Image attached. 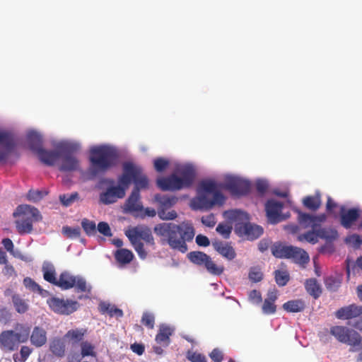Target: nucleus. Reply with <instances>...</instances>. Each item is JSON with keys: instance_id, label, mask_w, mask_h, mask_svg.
Returning <instances> with one entry per match:
<instances>
[{"instance_id": "1", "label": "nucleus", "mask_w": 362, "mask_h": 362, "mask_svg": "<svg viewBox=\"0 0 362 362\" xmlns=\"http://www.w3.org/2000/svg\"><path fill=\"white\" fill-rule=\"evenodd\" d=\"M154 233L160 238L163 245L168 244L173 250L182 253L187 251V242H190L194 236V228L189 222L180 224L173 223H160L153 228Z\"/></svg>"}, {"instance_id": "2", "label": "nucleus", "mask_w": 362, "mask_h": 362, "mask_svg": "<svg viewBox=\"0 0 362 362\" xmlns=\"http://www.w3.org/2000/svg\"><path fill=\"white\" fill-rule=\"evenodd\" d=\"M195 178L196 171L192 165H180L171 175L157 179L156 184L163 191H178L190 188Z\"/></svg>"}, {"instance_id": "3", "label": "nucleus", "mask_w": 362, "mask_h": 362, "mask_svg": "<svg viewBox=\"0 0 362 362\" xmlns=\"http://www.w3.org/2000/svg\"><path fill=\"white\" fill-rule=\"evenodd\" d=\"M89 159V172L92 176L95 177L114 167L117 164L118 154L113 147L101 145L90 149Z\"/></svg>"}, {"instance_id": "4", "label": "nucleus", "mask_w": 362, "mask_h": 362, "mask_svg": "<svg viewBox=\"0 0 362 362\" xmlns=\"http://www.w3.org/2000/svg\"><path fill=\"white\" fill-rule=\"evenodd\" d=\"M219 186L211 180H203L199 184V189L204 193L194 199L196 208L202 210L211 209L214 206H221L225 202V197L219 191Z\"/></svg>"}, {"instance_id": "5", "label": "nucleus", "mask_w": 362, "mask_h": 362, "mask_svg": "<svg viewBox=\"0 0 362 362\" xmlns=\"http://www.w3.org/2000/svg\"><path fill=\"white\" fill-rule=\"evenodd\" d=\"M124 233L141 259H145L148 256L144 243L147 247L155 248L156 243L151 230L146 226L139 225L130 228L125 230Z\"/></svg>"}, {"instance_id": "6", "label": "nucleus", "mask_w": 362, "mask_h": 362, "mask_svg": "<svg viewBox=\"0 0 362 362\" xmlns=\"http://www.w3.org/2000/svg\"><path fill=\"white\" fill-rule=\"evenodd\" d=\"M224 216L235 222V230L240 235L246 236L247 239L253 240L258 238L263 233V228L257 225L249 222V216L240 210H229L224 212Z\"/></svg>"}, {"instance_id": "7", "label": "nucleus", "mask_w": 362, "mask_h": 362, "mask_svg": "<svg viewBox=\"0 0 362 362\" xmlns=\"http://www.w3.org/2000/svg\"><path fill=\"white\" fill-rule=\"evenodd\" d=\"M13 215L16 218L15 223L20 234L30 233L33 223L40 221L42 218L37 208L28 204L19 205Z\"/></svg>"}, {"instance_id": "8", "label": "nucleus", "mask_w": 362, "mask_h": 362, "mask_svg": "<svg viewBox=\"0 0 362 362\" xmlns=\"http://www.w3.org/2000/svg\"><path fill=\"white\" fill-rule=\"evenodd\" d=\"M122 174L120 175V182L124 184L129 188L132 182L135 185L133 189L140 190L148 187V179L143 173L141 167L134 164L132 162L127 161L122 164Z\"/></svg>"}, {"instance_id": "9", "label": "nucleus", "mask_w": 362, "mask_h": 362, "mask_svg": "<svg viewBox=\"0 0 362 362\" xmlns=\"http://www.w3.org/2000/svg\"><path fill=\"white\" fill-rule=\"evenodd\" d=\"M272 255L277 258L291 259L292 261L303 267L309 262L310 257L303 249L292 246L275 243L271 247Z\"/></svg>"}, {"instance_id": "10", "label": "nucleus", "mask_w": 362, "mask_h": 362, "mask_svg": "<svg viewBox=\"0 0 362 362\" xmlns=\"http://www.w3.org/2000/svg\"><path fill=\"white\" fill-rule=\"evenodd\" d=\"M330 334L339 342L349 345L351 351H356L362 346V337L354 329L336 325L330 328Z\"/></svg>"}, {"instance_id": "11", "label": "nucleus", "mask_w": 362, "mask_h": 362, "mask_svg": "<svg viewBox=\"0 0 362 362\" xmlns=\"http://www.w3.org/2000/svg\"><path fill=\"white\" fill-rule=\"evenodd\" d=\"M56 286L63 290L74 288L76 292L87 294H90L92 290V286L83 277L72 275L66 271L61 273Z\"/></svg>"}, {"instance_id": "12", "label": "nucleus", "mask_w": 362, "mask_h": 362, "mask_svg": "<svg viewBox=\"0 0 362 362\" xmlns=\"http://www.w3.org/2000/svg\"><path fill=\"white\" fill-rule=\"evenodd\" d=\"M29 335V328L22 333L15 332L13 330L4 331L0 334V348L4 351H15L21 343L28 341Z\"/></svg>"}, {"instance_id": "13", "label": "nucleus", "mask_w": 362, "mask_h": 362, "mask_svg": "<svg viewBox=\"0 0 362 362\" xmlns=\"http://www.w3.org/2000/svg\"><path fill=\"white\" fill-rule=\"evenodd\" d=\"M154 199L158 203V215L162 220H174L177 218V214L175 210H168L175 205L177 199L174 196L163 195L157 194Z\"/></svg>"}, {"instance_id": "14", "label": "nucleus", "mask_w": 362, "mask_h": 362, "mask_svg": "<svg viewBox=\"0 0 362 362\" xmlns=\"http://www.w3.org/2000/svg\"><path fill=\"white\" fill-rule=\"evenodd\" d=\"M221 188L228 190L233 196H244L250 191V183L237 177H228L221 185Z\"/></svg>"}, {"instance_id": "15", "label": "nucleus", "mask_w": 362, "mask_h": 362, "mask_svg": "<svg viewBox=\"0 0 362 362\" xmlns=\"http://www.w3.org/2000/svg\"><path fill=\"white\" fill-rule=\"evenodd\" d=\"M47 304L52 311L59 315H70L79 308V303L76 300H64L56 297L48 299Z\"/></svg>"}, {"instance_id": "16", "label": "nucleus", "mask_w": 362, "mask_h": 362, "mask_svg": "<svg viewBox=\"0 0 362 362\" xmlns=\"http://www.w3.org/2000/svg\"><path fill=\"white\" fill-rule=\"evenodd\" d=\"M127 189V186L121 183L119 176L118 185L108 187L105 192L100 194V199L105 204L115 203L117 199L124 197Z\"/></svg>"}, {"instance_id": "17", "label": "nucleus", "mask_w": 362, "mask_h": 362, "mask_svg": "<svg viewBox=\"0 0 362 362\" xmlns=\"http://www.w3.org/2000/svg\"><path fill=\"white\" fill-rule=\"evenodd\" d=\"M61 148L62 163L59 170L62 172L76 171L79 169V160L72 153V151L67 145H64Z\"/></svg>"}, {"instance_id": "18", "label": "nucleus", "mask_w": 362, "mask_h": 362, "mask_svg": "<svg viewBox=\"0 0 362 362\" xmlns=\"http://www.w3.org/2000/svg\"><path fill=\"white\" fill-rule=\"evenodd\" d=\"M0 144L4 146L0 148V163H5L11 153L16 147L14 134L9 131H0Z\"/></svg>"}, {"instance_id": "19", "label": "nucleus", "mask_w": 362, "mask_h": 362, "mask_svg": "<svg viewBox=\"0 0 362 362\" xmlns=\"http://www.w3.org/2000/svg\"><path fill=\"white\" fill-rule=\"evenodd\" d=\"M295 211L298 214V221L303 228H311L315 229L320 227V224L325 222L327 218L324 214L315 216L303 213L298 209H296Z\"/></svg>"}, {"instance_id": "20", "label": "nucleus", "mask_w": 362, "mask_h": 362, "mask_svg": "<svg viewBox=\"0 0 362 362\" xmlns=\"http://www.w3.org/2000/svg\"><path fill=\"white\" fill-rule=\"evenodd\" d=\"M284 204L282 202L274 199H269L265 204V211L269 221L275 224L284 220L281 211Z\"/></svg>"}, {"instance_id": "21", "label": "nucleus", "mask_w": 362, "mask_h": 362, "mask_svg": "<svg viewBox=\"0 0 362 362\" xmlns=\"http://www.w3.org/2000/svg\"><path fill=\"white\" fill-rule=\"evenodd\" d=\"M362 315V305L352 303L346 306L341 307L335 312V316L337 319L343 320H349L359 317Z\"/></svg>"}, {"instance_id": "22", "label": "nucleus", "mask_w": 362, "mask_h": 362, "mask_svg": "<svg viewBox=\"0 0 362 362\" xmlns=\"http://www.w3.org/2000/svg\"><path fill=\"white\" fill-rule=\"evenodd\" d=\"M359 216L360 210L357 208H352L347 211L344 206H341L340 208V223L346 229L351 228Z\"/></svg>"}, {"instance_id": "23", "label": "nucleus", "mask_w": 362, "mask_h": 362, "mask_svg": "<svg viewBox=\"0 0 362 362\" xmlns=\"http://www.w3.org/2000/svg\"><path fill=\"white\" fill-rule=\"evenodd\" d=\"M64 145H59L56 151H47L42 148L37 153L40 160L48 166H53L55 163L60 158L61 148Z\"/></svg>"}, {"instance_id": "24", "label": "nucleus", "mask_w": 362, "mask_h": 362, "mask_svg": "<svg viewBox=\"0 0 362 362\" xmlns=\"http://www.w3.org/2000/svg\"><path fill=\"white\" fill-rule=\"evenodd\" d=\"M212 245L217 252L228 260L233 259L236 256L235 250L228 243L216 240L212 242Z\"/></svg>"}, {"instance_id": "25", "label": "nucleus", "mask_w": 362, "mask_h": 362, "mask_svg": "<svg viewBox=\"0 0 362 362\" xmlns=\"http://www.w3.org/2000/svg\"><path fill=\"white\" fill-rule=\"evenodd\" d=\"M277 299V292L276 290L269 291L267 298L264 299L262 309L265 315L274 314L276 310L275 301Z\"/></svg>"}, {"instance_id": "26", "label": "nucleus", "mask_w": 362, "mask_h": 362, "mask_svg": "<svg viewBox=\"0 0 362 362\" xmlns=\"http://www.w3.org/2000/svg\"><path fill=\"white\" fill-rule=\"evenodd\" d=\"M127 210L130 212L141 211L143 206L140 202V193L137 192V189H133L130 196L125 203Z\"/></svg>"}, {"instance_id": "27", "label": "nucleus", "mask_w": 362, "mask_h": 362, "mask_svg": "<svg viewBox=\"0 0 362 362\" xmlns=\"http://www.w3.org/2000/svg\"><path fill=\"white\" fill-rule=\"evenodd\" d=\"M30 338L33 346L41 347L47 342V332L42 327H35Z\"/></svg>"}, {"instance_id": "28", "label": "nucleus", "mask_w": 362, "mask_h": 362, "mask_svg": "<svg viewBox=\"0 0 362 362\" xmlns=\"http://www.w3.org/2000/svg\"><path fill=\"white\" fill-rule=\"evenodd\" d=\"M26 139L30 150L36 154L43 148L42 136L37 132L34 131L28 132Z\"/></svg>"}, {"instance_id": "29", "label": "nucleus", "mask_w": 362, "mask_h": 362, "mask_svg": "<svg viewBox=\"0 0 362 362\" xmlns=\"http://www.w3.org/2000/svg\"><path fill=\"white\" fill-rule=\"evenodd\" d=\"M87 329H72L69 330L64 335V339H67L73 344L81 343L85 336L87 334Z\"/></svg>"}, {"instance_id": "30", "label": "nucleus", "mask_w": 362, "mask_h": 362, "mask_svg": "<svg viewBox=\"0 0 362 362\" xmlns=\"http://www.w3.org/2000/svg\"><path fill=\"white\" fill-rule=\"evenodd\" d=\"M173 332V330L170 327L161 325L156 336V341L164 347L168 346L170 344V337Z\"/></svg>"}, {"instance_id": "31", "label": "nucleus", "mask_w": 362, "mask_h": 362, "mask_svg": "<svg viewBox=\"0 0 362 362\" xmlns=\"http://www.w3.org/2000/svg\"><path fill=\"white\" fill-rule=\"evenodd\" d=\"M50 351L58 357H62L65 354L66 345L63 339L54 338L49 343Z\"/></svg>"}, {"instance_id": "32", "label": "nucleus", "mask_w": 362, "mask_h": 362, "mask_svg": "<svg viewBox=\"0 0 362 362\" xmlns=\"http://www.w3.org/2000/svg\"><path fill=\"white\" fill-rule=\"evenodd\" d=\"M133 252L125 248L117 250L115 253V258L116 261L122 265L130 263L134 259Z\"/></svg>"}, {"instance_id": "33", "label": "nucleus", "mask_w": 362, "mask_h": 362, "mask_svg": "<svg viewBox=\"0 0 362 362\" xmlns=\"http://www.w3.org/2000/svg\"><path fill=\"white\" fill-rule=\"evenodd\" d=\"M305 288L306 291L315 299L319 298L322 293L321 288L317 281L314 278L305 281Z\"/></svg>"}, {"instance_id": "34", "label": "nucleus", "mask_w": 362, "mask_h": 362, "mask_svg": "<svg viewBox=\"0 0 362 362\" xmlns=\"http://www.w3.org/2000/svg\"><path fill=\"white\" fill-rule=\"evenodd\" d=\"M209 256V255L201 251H192L187 254V258L192 263L202 267H204Z\"/></svg>"}, {"instance_id": "35", "label": "nucleus", "mask_w": 362, "mask_h": 362, "mask_svg": "<svg viewBox=\"0 0 362 362\" xmlns=\"http://www.w3.org/2000/svg\"><path fill=\"white\" fill-rule=\"evenodd\" d=\"M305 308V303L301 299L288 300L283 304V308L288 313H298Z\"/></svg>"}, {"instance_id": "36", "label": "nucleus", "mask_w": 362, "mask_h": 362, "mask_svg": "<svg viewBox=\"0 0 362 362\" xmlns=\"http://www.w3.org/2000/svg\"><path fill=\"white\" fill-rule=\"evenodd\" d=\"M98 310L102 314L108 313L111 317L117 316L121 317L123 315V312L121 309H119L114 305H111L110 303L106 302L100 303Z\"/></svg>"}, {"instance_id": "37", "label": "nucleus", "mask_w": 362, "mask_h": 362, "mask_svg": "<svg viewBox=\"0 0 362 362\" xmlns=\"http://www.w3.org/2000/svg\"><path fill=\"white\" fill-rule=\"evenodd\" d=\"M204 268L210 274L214 276H220L224 272L223 265L217 264L214 261L211 259L210 256H209L206 262H205Z\"/></svg>"}, {"instance_id": "38", "label": "nucleus", "mask_w": 362, "mask_h": 362, "mask_svg": "<svg viewBox=\"0 0 362 362\" xmlns=\"http://www.w3.org/2000/svg\"><path fill=\"white\" fill-rule=\"evenodd\" d=\"M42 272L43 278L46 281L54 286L57 285L58 279L56 277V272L53 265L43 266Z\"/></svg>"}, {"instance_id": "39", "label": "nucleus", "mask_w": 362, "mask_h": 362, "mask_svg": "<svg viewBox=\"0 0 362 362\" xmlns=\"http://www.w3.org/2000/svg\"><path fill=\"white\" fill-rule=\"evenodd\" d=\"M12 302L13 306L18 313L23 314L28 310L29 305L25 300L23 299L19 295L14 294L12 296Z\"/></svg>"}, {"instance_id": "40", "label": "nucleus", "mask_w": 362, "mask_h": 362, "mask_svg": "<svg viewBox=\"0 0 362 362\" xmlns=\"http://www.w3.org/2000/svg\"><path fill=\"white\" fill-rule=\"evenodd\" d=\"M318 238L325 239L328 241H333L337 239L338 233L335 229L317 228Z\"/></svg>"}, {"instance_id": "41", "label": "nucleus", "mask_w": 362, "mask_h": 362, "mask_svg": "<svg viewBox=\"0 0 362 362\" xmlns=\"http://www.w3.org/2000/svg\"><path fill=\"white\" fill-rule=\"evenodd\" d=\"M304 206L308 209L316 211L321 205V199L320 195L308 196L303 199Z\"/></svg>"}, {"instance_id": "42", "label": "nucleus", "mask_w": 362, "mask_h": 362, "mask_svg": "<svg viewBox=\"0 0 362 362\" xmlns=\"http://www.w3.org/2000/svg\"><path fill=\"white\" fill-rule=\"evenodd\" d=\"M81 355L82 357L92 356L95 357L97 354L95 351V346L88 341H84L80 343Z\"/></svg>"}, {"instance_id": "43", "label": "nucleus", "mask_w": 362, "mask_h": 362, "mask_svg": "<svg viewBox=\"0 0 362 362\" xmlns=\"http://www.w3.org/2000/svg\"><path fill=\"white\" fill-rule=\"evenodd\" d=\"M298 240L299 241L305 240L311 244L317 243L318 242L317 228L299 235L298 236Z\"/></svg>"}, {"instance_id": "44", "label": "nucleus", "mask_w": 362, "mask_h": 362, "mask_svg": "<svg viewBox=\"0 0 362 362\" xmlns=\"http://www.w3.org/2000/svg\"><path fill=\"white\" fill-rule=\"evenodd\" d=\"M325 284L327 290L336 291L341 286V278L339 276H328L325 279Z\"/></svg>"}, {"instance_id": "45", "label": "nucleus", "mask_w": 362, "mask_h": 362, "mask_svg": "<svg viewBox=\"0 0 362 362\" xmlns=\"http://www.w3.org/2000/svg\"><path fill=\"white\" fill-rule=\"evenodd\" d=\"M274 279L279 286H284L289 281L290 276L287 271L276 270L274 272Z\"/></svg>"}, {"instance_id": "46", "label": "nucleus", "mask_w": 362, "mask_h": 362, "mask_svg": "<svg viewBox=\"0 0 362 362\" xmlns=\"http://www.w3.org/2000/svg\"><path fill=\"white\" fill-rule=\"evenodd\" d=\"M79 199V194L78 192L71 194H64L59 196V200L62 204L64 206H69L74 202Z\"/></svg>"}, {"instance_id": "47", "label": "nucleus", "mask_w": 362, "mask_h": 362, "mask_svg": "<svg viewBox=\"0 0 362 362\" xmlns=\"http://www.w3.org/2000/svg\"><path fill=\"white\" fill-rule=\"evenodd\" d=\"M81 226L88 236H91L96 233V225L93 221H90L88 218H83L81 221Z\"/></svg>"}, {"instance_id": "48", "label": "nucleus", "mask_w": 362, "mask_h": 362, "mask_svg": "<svg viewBox=\"0 0 362 362\" xmlns=\"http://www.w3.org/2000/svg\"><path fill=\"white\" fill-rule=\"evenodd\" d=\"M32 352V349L27 346H23L20 351V354H13V361L14 362H25L30 354Z\"/></svg>"}, {"instance_id": "49", "label": "nucleus", "mask_w": 362, "mask_h": 362, "mask_svg": "<svg viewBox=\"0 0 362 362\" xmlns=\"http://www.w3.org/2000/svg\"><path fill=\"white\" fill-rule=\"evenodd\" d=\"M62 231L63 235L67 238H77L81 235V228L78 226L74 228L64 226Z\"/></svg>"}, {"instance_id": "50", "label": "nucleus", "mask_w": 362, "mask_h": 362, "mask_svg": "<svg viewBox=\"0 0 362 362\" xmlns=\"http://www.w3.org/2000/svg\"><path fill=\"white\" fill-rule=\"evenodd\" d=\"M47 194V192L45 190H33L30 189L27 194V199L33 202L40 201Z\"/></svg>"}, {"instance_id": "51", "label": "nucleus", "mask_w": 362, "mask_h": 362, "mask_svg": "<svg viewBox=\"0 0 362 362\" xmlns=\"http://www.w3.org/2000/svg\"><path fill=\"white\" fill-rule=\"evenodd\" d=\"M169 164V160L163 158H157L153 160L154 168L158 173L163 172Z\"/></svg>"}, {"instance_id": "52", "label": "nucleus", "mask_w": 362, "mask_h": 362, "mask_svg": "<svg viewBox=\"0 0 362 362\" xmlns=\"http://www.w3.org/2000/svg\"><path fill=\"white\" fill-rule=\"evenodd\" d=\"M23 284L26 288H28L33 292L41 293L42 291L41 287L30 277H26L24 279Z\"/></svg>"}, {"instance_id": "53", "label": "nucleus", "mask_w": 362, "mask_h": 362, "mask_svg": "<svg viewBox=\"0 0 362 362\" xmlns=\"http://www.w3.org/2000/svg\"><path fill=\"white\" fill-rule=\"evenodd\" d=\"M141 322L148 329H153L155 324L154 315L148 312L144 313Z\"/></svg>"}, {"instance_id": "54", "label": "nucleus", "mask_w": 362, "mask_h": 362, "mask_svg": "<svg viewBox=\"0 0 362 362\" xmlns=\"http://www.w3.org/2000/svg\"><path fill=\"white\" fill-rule=\"evenodd\" d=\"M216 230L224 238H228L232 231V226L226 223H221L218 225Z\"/></svg>"}, {"instance_id": "55", "label": "nucleus", "mask_w": 362, "mask_h": 362, "mask_svg": "<svg viewBox=\"0 0 362 362\" xmlns=\"http://www.w3.org/2000/svg\"><path fill=\"white\" fill-rule=\"evenodd\" d=\"M187 358L191 362H207L205 356L197 352L188 351Z\"/></svg>"}, {"instance_id": "56", "label": "nucleus", "mask_w": 362, "mask_h": 362, "mask_svg": "<svg viewBox=\"0 0 362 362\" xmlns=\"http://www.w3.org/2000/svg\"><path fill=\"white\" fill-rule=\"evenodd\" d=\"M263 278V274L260 269L252 268L249 273V279L255 283L260 281Z\"/></svg>"}, {"instance_id": "57", "label": "nucleus", "mask_w": 362, "mask_h": 362, "mask_svg": "<svg viewBox=\"0 0 362 362\" xmlns=\"http://www.w3.org/2000/svg\"><path fill=\"white\" fill-rule=\"evenodd\" d=\"M97 228H98V230L105 236L110 237L112 235L111 233V229H110L108 223H107L106 222H103V221L100 222L98 224Z\"/></svg>"}, {"instance_id": "58", "label": "nucleus", "mask_w": 362, "mask_h": 362, "mask_svg": "<svg viewBox=\"0 0 362 362\" xmlns=\"http://www.w3.org/2000/svg\"><path fill=\"white\" fill-rule=\"evenodd\" d=\"M202 223L207 227L212 228L216 223V219L213 214L202 217Z\"/></svg>"}, {"instance_id": "59", "label": "nucleus", "mask_w": 362, "mask_h": 362, "mask_svg": "<svg viewBox=\"0 0 362 362\" xmlns=\"http://www.w3.org/2000/svg\"><path fill=\"white\" fill-rule=\"evenodd\" d=\"M346 242L353 244L354 246L357 248L359 247L360 245L362 244V240L360 235L357 234H353L351 235L346 237Z\"/></svg>"}, {"instance_id": "60", "label": "nucleus", "mask_w": 362, "mask_h": 362, "mask_svg": "<svg viewBox=\"0 0 362 362\" xmlns=\"http://www.w3.org/2000/svg\"><path fill=\"white\" fill-rule=\"evenodd\" d=\"M209 356L214 362H222L223 359V354L219 349H214Z\"/></svg>"}, {"instance_id": "61", "label": "nucleus", "mask_w": 362, "mask_h": 362, "mask_svg": "<svg viewBox=\"0 0 362 362\" xmlns=\"http://www.w3.org/2000/svg\"><path fill=\"white\" fill-rule=\"evenodd\" d=\"M249 298L256 304H259L262 301L261 293L257 290H252L249 293Z\"/></svg>"}, {"instance_id": "62", "label": "nucleus", "mask_w": 362, "mask_h": 362, "mask_svg": "<svg viewBox=\"0 0 362 362\" xmlns=\"http://www.w3.org/2000/svg\"><path fill=\"white\" fill-rule=\"evenodd\" d=\"M130 349L134 353L136 354L139 356H141L145 351L144 345L143 344H139L136 342L131 344Z\"/></svg>"}, {"instance_id": "63", "label": "nucleus", "mask_w": 362, "mask_h": 362, "mask_svg": "<svg viewBox=\"0 0 362 362\" xmlns=\"http://www.w3.org/2000/svg\"><path fill=\"white\" fill-rule=\"evenodd\" d=\"M196 243L199 246L207 247L210 245V241L206 236L199 234L196 237Z\"/></svg>"}, {"instance_id": "64", "label": "nucleus", "mask_w": 362, "mask_h": 362, "mask_svg": "<svg viewBox=\"0 0 362 362\" xmlns=\"http://www.w3.org/2000/svg\"><path fill=\"white\" fill-rule=\"evenodd\" d=\"M267 189L268 184L267 182L264 180H258L256 182V189L259 193L263 194L267 192Z\"/></svg>"}]
</instances>
